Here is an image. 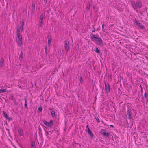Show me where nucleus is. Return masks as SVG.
Masks as SVG:
<instances>
[{
    "label": "nucleus",
    "mask_w": 148,
    "mask_h": 148,
    "mask_svg": "<svg viewBox=\"0 0 148 148\" xmlns=\"http://www.w3.org/2000/svg\"><path fill=\"white\" fill-rule=\"evenodd\" d=\"M90 36L91 39L92 41L97 42L99 45H104L102 40L100 38H97L96 35L92 33L90 34Z\"/></svg>",
    "instance_id": "obj_1"
},
{
    "label": "nucleus",
    "mask_w": 148,
    "mask_h": 148,
    "mask_svg": "<svg viewBox=\"0 0 148 148\" xmlns=\"http://www.w3.org/2000/svg\"><path fill=\"white\" fill-rule=\"evenodd\" d=\"M133 114L132 110L131 108H128L127 111L126 112V116L127 117L128 116L127 119L131 120L132 119V115Z\"/></svg>",
    "instance_id": "obj_2"
},
{
    "label": "nucleus",
    "mask_w": 148,
    "mask_h": 148,
    "mask_svg": "<svg viewBox=\"0 0 148 148\" xmlns=\"http://www.w3.org/2000/svg\"><path fill=\"white\" fill-rule=\"evenodd\" d=\"M134 23L138 27L142 29H143L145 28V27L143 25H142L141 23H140L137 20L136 18L134 21Z\"/></svg>",
    "instance_id": "obj_3"
},
{
    "label": "nucleus",
    "mask_w": 148,
    "mask_h": 148,
    "mask_svg": "<svg viewBox=\"0 0 148 148\" xmlns=\"http://www.w3.org/2000/svg\"><path fill=\"white\" fill-rule=\"evenodd\" d=\"M100 132L101 134L103 135L105 138H109V136L110 134V132H107L105 131V130L103 129H101Z\"/></svg>",
    "instance_id": "obj_4"
},
{
    "label": "nucleus",
    "mask_w": 148,
    "mask_h": 148,
    "mask_svg": "<svg viewBox=\"0 0 148 148\" xmlns=\"http://www.w3.org/2000/svg\"><path fill=\"white\" fill-rule=\"evenodd\" d=\"M104 83L105 85V89L106 93H108L110 92V88L108 83L105 82H104Z\"/></svg>",
    "instance_id": "obj_5"
},
{
    "label": "nucleus",
    "mask_w": 148,
    "mask_h": 148,
    "mask_svg": "<svg viewBox=\"0 0 148 148\" xmlns=\"http://www.w3.org/2000/svg\"><path fill=\"white\" fill-rule=\"evenodd\" d=\"M142 6V4L140 1L136 2L134 4V6L135 8L134 9L140 8Z\"/></svg>",
    "instance_id": "obj_6"
},
{
    "label": "nucleus",
    "mask_w": 148,
    "mask_h": 148,
    "mask_svg": "<svg viewBox=\"0 0 148 148\" xmlns=\"http://www.w3.org/2000/svg\"><path fill=\"white\" fill-rule=\"evenodd\" d=\"M64 47L65 50L67 52L69 50V42L68 41H65L64 42Z\"/></svg>",
    "instance_id": "obj_7"
},
{
    "label": "nucleus",
    "mask_w": 148,
    "mask_h": 148,
    "mask_svg": "<svg viewBox=\"0 0 148 148\" xmlns=\"http://www.w3.org/2000/svg\"><path fill=\"white\" fill-rule=\"evenodd\" d=\"M3 113L4 114V116L8 120V121H10L12 119V118H10L8 116L5 112L4 111H3Z\"/></svg>",
    "instance_id": "obj_8"
},
{
    "label": "nucleus",
    "mask_w": 148,
    "mask_h": 148,
    "mask_svg": "<svg viewBox=\"0 0 148 148\" xmlns=\"http://www.w3.org/2000/svg\"><path fill=\"white\" fill-rule=\"evenodd\" d=\"M20 23L21 25L20 26V30L21 32H23L24 30L23 28V26L24 24V23L23 21H20Z\"/></svg>",
    "instance_id": "obj_9"
},
{
    "label": "nucleus",
    "mask_w": 148,
    "mask_h": 148,
    "mask_svg": "<svg viewBox=\"0 0 148 148\" xmlns=\"http://www.w3.org/2000/svg\"><path fill=\"white\" fill-rule=\"evenodd\" d=\"M49 109L51 111V113L53 117H54L55 116V112L54 110L51 109V108H49Z\"/></svg>",
    "instance_id": "obj_10"
},
{
    "label": "nucleus",
    "mask_w": 148,
    "mask_h": 148,
    "mask_svg": "<svg viewBox=\"0 0 148 148\" xmlns=\"http://www.w3.org/2000/svg\"><path fill=\"white\" fill-rule=\"evenodd\" d=\"M73 148H80L81 145L79 143H75L73 145Z\"/></svg>",
    "instance_id": "obj_11"
},
{
    "label": "nucleus",
    "mask_w": 148,
    "mask_h": 148,
    "mask_svg": "<svg viewBox=\"0 0 148 148\" xmlns=\"http://www.w3.org/2000/svg\"><path fill=\"white\" fill-rule=\"evenodd\" d=\"M44 124L46 126L50 128H51V127L49 123V122H47L46 120H44L43 121Z\"/></svg>",
    "instance_id": "obj_12"
},
{
    "label": "nucleus",
    "mask_w": 148,
    "mask_h": 148,
    "mask_svg": "<svg viewBox=\"0 0 148 148\" xmlns=\"http://www.w3.org/2000/svg\"><path fill=\"white\" fill-rule=\"evenodd\" d=\"M18 133L20 136H22L23 135V132L22 129L19 128L18 130Z\"/></svg>",
    "instance_id": "obj_13"
},
{
    "label": "nucleus",
    "mask_w": 148,
    "mask_h": 148,
    "mask_svg": "<svg viewBox=\"0 0 148 148\" xmlns=\"http://www.w3.org/2000/svg\"><path fill=\"white\" fill-rule=\"evenodd\" d=\"M48 39V44L49 46H50L51 45V38L49 36H47Z\"/></svg>",
    "instance_id": "obj_14"
},
{
    "label": "nucleus",
    "mask_w": 148,
    "mask_h": 148,
    "mask_svg": "<svg viewBox=\"0 0 148 148\" xmlns=\"http://www.w3.org/2000/svg\"><path fill=\"white\" fill-rule=\"evenodd\" d=\"M22 38H19L18 40V45L21 46L22 45Z\"/></svg>",
    "instance_id": "obj_15"
},
{
    "label": "nucleus",
    "mask_w": 148,
    "mask_h": 148,
    "mask_svg": "<svg viewBox=\"0 0 148 148\" xmlns=\"http://www.w3.org/2000/svg\"><path fill=\"white\" fill-rule=\"evenodd\" d=\"M4 59L3 58H1L0 59V66H1V67H2L3 66V63H4Z\"/></svg>",
    "instance_id": "obj_16"
},
{
    "label": "nucleus",
    "mask_w": 148,
    "mask_h": 148,
    "mask_svg": "<svg viewBox=\"0 0 148 148\" xmlns=\"http://www.w3.org/2000/svg\"><path fill=\"white\" fill-rule=\"evenodd\" d=\"M39 26L40 27L42 26V25L43 24V19H40L39 21Z\"/></svg>",
    "instance_id": "obj_17"
},
{
    "label": "nucleus",
    "mask_w": 148,
    "mask_h": 148,
    "mask_svg": "<svg viewBox=\"0 0 148 148\" xmlns=\"http://www.w3.org/2000/svg\"><path fill=\"white\" fill-rule=\"evenodd\" d=\"M23 52L22 51H21L20 56L19 57V60H20V61H21V60L23 58Z\"/></svg>",
    "instance_id": "obj_18"
},
{
    "label": "nucleus",
    "mask_w": 148,
    "mask_h": 148,
    "mask_svg": "<svg viewBox=\"0 0 148 148\" xmlns=\"http://www.w3.org/2000/svg\"><path fill=\"white\" fill-rule=\"evenodd\" d=\"M88 134L90 135V136L91 138H93V134L92 132V131H90L89 132H88Z\"/></svg>",
    "instance_id": "obj_19"
},
{
    "label": "nucleus",
    "mask_w": 148,
    "mask_h": 148,
    "mask_svg": "<svg viewBox=\"0 0 148 148\" xmlns=\"http://www.w3.org/2000/svg\"><path fill=\"white\" fill-rule=\"evenodd\" d=\"M94 51L97 53H100V50L97 47H95V48Z\"/></svg>",
    "instance_id": "obj_20"
},
{
    "label": "nucleus",
    "mask_w": 148,
    "mask_h": 148,
    "mask_svg": "<svg viewBox=\"0 0 148 148\" xmlns=\"http://www.w3.org/2000/svg\"><path fill=\"white\" fill-rule=\"evenodd\" d=\"M24 100H25V104H24L25 107V108H28V107H27V99L26 98H25L24 99Z\"/></svg>",
    "instance_id": "obj_21"
},
{
    "label": "nucleus",
    "mask_w": 148,
    "mask_h": 148,
    "mask_svg": "<svg viewBox=\"0 0 148 148\" xmlns=\"http://www.w3.org/2000/svg\"><path fill=\"white\" fill-rule=\"evenodd\" d=\"M31 148H36L35 147V142H32L31 143Z\"/></svg>",
    "instance_id": "obj_22"
},
{
    "label": "nucleus",
    "mask_w": 148,
    "mask_h": 148,
    "mask_svg": "<svg viewBox=\"0 0 148 148\" xmlns=\"http://www.w3.org/2000/svg\"><path fill=\"white\" fill-rule=\"evenodd\" d=\"M91 6V5L89 3H88L87 4V6L86 7V9L87 10H89L90 9V8Z\"/></svg>",
    "instance_id": "obj_23"
},
{
    "label": "nucleus",
    "mask_w": 148,
    "mask_h": 148,
    "mask_svg": "<svg viewBox=\"0 0 148 148\" xmlns=\"http://www.w3.org/2000/svg\"><path fill=\"white\" fill-rule=\"evenodd\" d=\"M38 129L39 130V133L40 134V135L41 136H42V130L40 127H38Z\"/></svg>",
    "instance_id": "obj_24"
},
{
    "label": "nucleus",
    "mask_w": 148,
    "mask_h": 148,
    "mask_svg": "<svg viewBox=\"0 0 148 148\" xmlns=\"http://www.w3.org/2000/svg\"><path fill=\"white\" fill-rule=\"evenodd\" d=\"M49 123L52 128L53 125V121L52 120H50Z\"/></svg>",
    "instance_id": "obj_25"
},
{
    "label": "nucleus",
    "mask_w": 148,
    "mask_h": 148,
    "mask_svg": "<svg viewBox=\"0 0 148 148\" xmlns=\"http://www.w3.org/2000/svg\"><path fill=\"white\" fill-rule=\"evenodd\" d=\"M20 34V28L19 27H17L16 34Z\"/></svg>",
    "instance_id": "obj_26"
},
{
    "label": "nucleus",
    "mask_w": 148,
    "mask_h": 148,
    "mask_svg": "<svg viewBox=\"0 0 148 148\" xmlns=\"http://www.w3.org/2000/svg\"><path fill=\"white\" fill-rule=\"evenodd\" d=\"M35 10V8H32V10H31V14L32 15L34 14Z\"/></svg>",
    "instance_id": "obj_27"
},
{
    "label": "nucleus",
    "mask_w": 148,
    "mask_h": 148,
    "mask_svg": "<svg viewBox=\"0 0 148 148\" xmlns=\"http://www.w3.org/2000/svg\"><path fill=\"white\" fill-rule=\"evenodd\" d=\"M17 37L18 38V39L19 38H22V35H21V34H17Z\"/></svg>",
    "instance_id": "obj_28"
},
{
    "label": "nucleus",
    "mask_w": 148,
    "mask_h": 148,
    "mask_svg": "<svg viewBox=\"0 0 148 148\" xmlns=\"http://www.w3.org/2000/svg\"><path fill=\"white\" fill-rule=\"evenodd\" d=\"M42 108L41 106L39 107L38 108V112H42Z\"/></svg>",
    "instance_id": "obj_29"
},
{
    "label": "nucleus",
    "mask_w": 148,
    "mask_h": 148,
    "mask_svg": "<svg viewBox=\"0 0 148 148\" xmlns=\"http://www.w3.org/2000/svg\"><path fill=\"white\" fill-rule=\"evenodd\" d=\"M0 91L2 93H3L4 92H6V89H0Z\"/></svg>",
    "instance_id": "obj_30"
},
{
    "label": "nucleus",
    "mask_w": 148,
    "mask_h": 148,
    "mask_svg": "<svg viewBox=\"0 0 148 148\" xmlns=\"http://www.w3.org/2000/svg\"><path fill=\"white\" fill-rule=\"evenodd\" d=\"M95 117L97 122L98 123H99L100 122V120L99 118L97 117V116H95Z\"/></svg>",
    "instance_id": "obj_31"
},
{
    "label": "nucleus",
    "mask_w": 148,
    "mask_h": 148,
    "mask_svg": "<svg viewBox=\"0 0 148 148\" xmlns=\"http://www.w3.org/2000/svg\"><path fill=\"white\" fill-rule=\"evenodd\" d=\"M79 81L81 84L82 85L83 83V80L82 77H80L79 79Z\"/></svg>",
    "instance_id": "obj_32"
},
{
    "label": "nucleus",
    "mask_w": 148,
    "mask_h": 148,
    "mask_svg": "<svg viewBox=\"0 0 148 148\" xmlns=\"http://www.w3.org/2000/svg\"><path fill=\"white\" fill-rule=\"evenodd\" d=\"M45 16V15L42 14L40 16V19H43V18Z\"/></svg>",
    "instance_id": "obj_33"
},
{
    "label": "nucleus",
    "mask_w": 148,
    "mask_h": 148,
    "mask_svg": "<svg viewBox=\"0 0 148 148\" xmlns=\"http://www.w3.org/2000/svg\"><path fill=\"white\" fill-rule=\"evenodd\" d=\"M45 132L46 133V136L47 138L49 137V136H48V135H49V133H48L47 131H46V130L45 129Z\"/></svg>",
    "instance_id": "obj_34"
},
{
    "label": "nucleus",
    "mask_w": 148,
    "mask_h": 148,
    "mask_svg": "<svg viewBox=\"0 0 148 148\" xmlns=\"http://www.w3.org/2000/svg\"><path fill=\"white\" fill-rule=\"evenodd\" d=\"M144 97L145 98L147 99V92H145L144 93Z\"/></svg>",
    "instance_id": "obj_35"
},
{
    "label": "nucleus",
    "mask_w": 148,
    "mask_h": 148,
    "mask_svg": "<svg viewBox=\"0 0 148 148\" xmlns=\"http://www.w3.org/2000/svg\"><path fill=\"white\" fill-rule=\"evenodd\" d=\"M11 99L12 100H14V96L13 95H11Z\"/></svg>",
    "instance_id": "obj_36"
},
{
    "label": "nucleus",
    "mask_w": 148,
    "mask_h": 148,
    "mask_svg": "<svg viewBox=\"0 0 148 148\" xmlns=\"http://www.w3.org/2000/svg\"><path fill=\"white\" fill-rule=\"evenodd\" d=\"M86 132H90V131H91L90 130V128H89V127H88V129H87V130H86Z\"/></svg>",
    "instance_id": "obj_37"
},
{
    "label": "nucleus",
    "mask_w": 148,
    "mask_h": 148,
    "mask_svg": "<svg viewBox=\"0 0 148 148\" xmlns=\"http://www.w3.org/2000/svg\"><path fill=\"white\" fill-rule=\"evenodd\" d=\"M32 8H35V4L34 3H32Z\"/></svg>",
    "instance_id": "obj_38"
},
{
    "label": "nucleus",
    "mask_w": 148,
    "mask_h": 148,
    "mask_svg": "<svg viewBox=\"0 0 148 148\" xmlns=\"http://www.w3.org/2000/svg\"><path fill=\"white\" fill-rule=\"evenodd\" d=\"M104 24H102V31H104V30H103V29L104 28Z\"/></svg>",
    "instance_id": "obj_39"
},
{
    "label": "nucleus",
    "mask_w": 148,
    "mask_h": 148,
    "mask_svg": "<svg viewBox=\"0 0 148 148\" xmlns=\"http://www.w3.org/2000/svg\"><path fill=\"white\" fill-rule=\"evenodd\" d=\"M93 30H92V32H94L95 31V28L94 27H93Z\"/></svg>",
    "instance_id": "obj_40"
},
{
    "label": "nucleus",
    "mask_w": 148,
    "mask_h": 148,
    "mask_svg": "<svg viewBox=\"0 0 148 148\" xmlns=\"http://www.w3.org/2000/svg\"><path fill=\"white\" fill-rule=\"evenodd\" d=\"M110 126L111 127H112L114 128V126L113 125H110Z\"/></svg>",
    "instance_id": "obj_41"
},
{
    "label": "nucleus",
    "mask_w": 148,
    "mask_h": 148,
    "mask_svg": "<svg viewBox=\"0 0 148 148\" xmlns=\"http://www.w3.org/2000/svg\"><path fill=\"white\" fill-rule=\"evenodd\" d=\"M142 73H143L144 75H146L147 76V74H146V73H145V72H143V73L142 72Z\"/></svg>",
    "instance_id": "obj_42"
},
{
    "label": "nucleus",
    "mask_w": 148,
    "mask_h": 148,
    "mask_svg": "<svg viewBox=\"0 0 148 148\" xmlns=\"http://www.w3.org/2000/svg\"><path fill=\"white\" fill-rule=\"evenodd\" d=\"M45 53L46 54V55H47V51H45Z\"/></svg>",
    "instance_id": "obj_43"
},
{
    "label": "nucleus",
    "mask_w": 148,
    "mask_h": 148,
    "mask_svg": "<svg viewBox=\"0 0 148 148\" xmlns=\"http://www.w3.org/2000/svg\"><path fill=\"white\" fill-rule=\"evenodd\" d=\"M45 51H47V48L46 47L45 48Z\"/></svg>",
    "instance_id": "obj_44"
},
{
    "label": "nucleus",
    "mask_w": 148,
    "mask_h": 148,
    "mask_svg": "<svg viewBox=\"0 0 148 148\" xmlns=\"http://www.w3.org/2000/svg\"><path fill=\"white\" fill-rule=\"evenodd\" d=\"M96 36V37L97 38H99V36L98 35H97V36Z\"/></svg>",
    "instance_id": "obj_45"
},
{
    "label": "nucleus",
    "mask_w": 148,
    "mask_h": 148,
    "mask_svg": "<svg viewBox=\"0 0 148 148\" xmlns=\"http://www.w3.org/2000/svg\"><path fill=\"white\" fill-rule=\"evenodd\" d=\"M88 127H89V126L88 125H87L86 126V128H88Z\"/></svg>",
    "instance_id": "obj_46"
},
{
    "label": "nucleus",
    "mask_w": 148,
    "mask_h": 148,
    "mask_svg": "<svg viewBox=\"0 0 148 148\" xmlns=\"http://www.w3.org/2000/svg\"><path fill=\"white\" fill-rule=\"evenodd\" d=\"M95 6H93V8L95 9Z\"/></svg>",
    "instance_id": "obj_47"
},
{
    "label": "nucleus",
    "mask_w": 148,
    "mask_h": 148,
    "mask_svg": "<svg viewBox=\"0 0 148 148\" xmlns=\"http://www.w3.org/2000/svg\"><path fill=\"white\" fill-rule=\"evenodd\" d=\"M23 12H24V10H23Z\"/></svg>",
    "instance_id": "obj_48"
},
{
    "label": "nucleus",
    "mask_w": 148,
    "mask_h": 148,
    "mask_svg": "<svg viewBox=\"0 0 148 148\" xmlns=\"http://www.w3.org/2000/svg\"><path fill=\"white\" fill-rule=\"evenodd\" d=\"M145 138H147L146 137H146H145Z\"/></svg>",
    "instance_id": "obj_49"
},
{
    "label": "nucleus",
    "mask_w": 148,
    "mask_h": 148,
    "mask_svg": "<svg viewBox=\"0 0 148 148\" xmlns=\"http://www.w3.org/2000/svg\"><path fill=\"white\" fill-rule=\"evenodd\" d=\"M105 51H106V49H105Z\"/></svg>",
    "instance_id": "obj_50"
},
{
    "label": "nucleus",
    "mask_w": 148,
    "mask_h": 148,
    "mask_svg": "<svg viewBox=\"0 0 148 148\" xmlns=\"http://www.w3.org/2000/svg\"><path fill=\"white\" fill-rule=\"evenodd\" d=\"M121 148H122V147H121Z\"/></svg>",
    "instance_id": "obj_51"
},
{
    "label": "nucleus",
    "mask_w": 148,
    "mask_h": 148,
    "mask_svg": "<svg viewBox=\"0 0 148 148\" xmlns=\"http://www.w3.org/2000/svg\"><path fill=\"white\" fill-rule=\"evenodd\" d=\"M1 1V0H0V1Z\"/></svg>",
    "instance_id": "obj_52"
}]
</instances>
